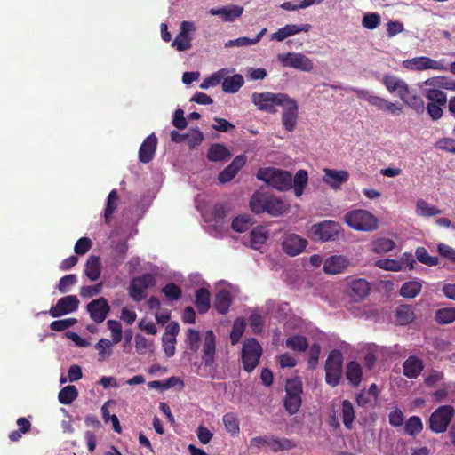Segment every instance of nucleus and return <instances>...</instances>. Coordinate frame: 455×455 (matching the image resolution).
I'll return each instance as SVG.
<instances>
[{
  "label": "nucleus",
  "mask_w": 455,
  "mask_h": 455,
  "mask_svg": "<svg viewBox=\"0 0 455 455\" xmlns=\"http://www.w3.org/2000/svg\"><path fill=\"white\" fill-rule=\"evenodd\" d=\"M423 429V424L419 417L411 416L405 422L404 431L407 435L415 436Z\"/></svg>",
  "instance_id": "nucleus-51"
},
{
  "label": "nucleus",
  "mask_w": 455,
  "mask_h": 455,
  "mask_svg": "<svg viewBox=\"0 0 455 455\" xmlns=\"http://www.w3.org/2000/svg\"><path fill=\"white\" fill-rule=\"evenodd\" d=\"M222 421L228 433L231 435H237L240 433L239 420L233 412L223 415Z\"/></svg>",
  "instance_id": "nucleus-45"
},
{
  "label": "nucleus",
  "mask_w": 455,
  "mask_h": 455,
  "mask_svg": "<svg viewBox=\"0 0 455 455\" xmlns=\"http://www.w3.org/2000/svg\"><path fill=\"white\" fill-rule=\"evenodd\" d=\"M266 32H267V28H262L260 30V32L258 33L254 38L242 36V37L236 38L235 40H229L225 44V47H234V46L241 47V46H248V45L256 44L257 43H259L261 40L262 36L265 35Z\"/></svg>",
  "instance_id": "nucleus-40"
},
{
  "label": "nucleus",
  "mask_w": 455,
  "mask_h": 455,
  "mask_svg": "<svg viewBox=\"0 0 455 455\" xmlns=\"http://www.w3.org/2000/svg\"><path fill=\"white\" fill-rule=\"evenodd\" d=\"M231 304L232 297L229 291L221 289L216 293L213 305L218 313L221 315L227 314Z\"/></svg>",
  "instance_id": "nucleus-28"
},
{
  "label": "nucleus",
  "mask_w": 455,
  "mask_h": 455,
  "mask_svg": "<svg viewBox=\"0 0 455 455\" xmlns=\"http://www.w3.org/2000/svg\"><path fill=\"white\" fill-rule=\"evenodd\" d=\"M324 176L323 180L331 188L338 189L340 186L347 182L349 179V172L346 170L323 169Z\"/></svg>",
  "instance_id": "nucleus-21"
},
{
  "label": "nucleus",
  "mask_w": 455,
  "mask_h": 455,
  "mask_svg": "<svg viewBox=\"0 0 455 455\" xmlns=\"http://www.w3.org/2000/svg\"><path fill=\"white\" fill-rule=\"evenodd\" d=\"M348 259L341 255H332L327 258L323 263V271L329 275L343 273L348 267Z\"/></svg>",
  "instance_id": "nucleus-25"
},
{
  "label": "nucleus",
  "mask_w": 455,
  "mask_h": 455,
  "mask_svg": "<svg viewBox=\"0 0 455 455\" xmlns=\"http://www.w3.org/2000/svg\"><path fill=\"white\" fill-rule=\"evenodd\" d=\"M269 237V231L263 226L253 228L250 233V246L253 250H259Z\"/></svg>",
  "instance_id": "nucleus-29"
},
{
  "label": "nucleus",
  "mask_w": 455,
  "mask_h": 455,
  "mask_svg": "<svg viewBox=\"0 0 455 455\" xmlns=\"http://www.w3.org/2000/svg\"><path fill=\"white\" fill-rule=\"evenodd\" d=\"M118 194L116 189L110 191L108 196L106 207L104 210V219L106 223H109L112 220L113 213L117 207Z\"/></svg>",
  "instance_id": "nucleus-44"
},
{
  "label": "nucleus",
  "mask_w": 455,
  "mask_h": 455,
  "mask_svg": "<svg viewBox=\"0 0 455 455\" xmlns=\"http://www.w3.org/2000/svg\"><path fill=\"white\" fill-rule=\"evenodd\" d=\"M376 266L387 271H401L403 269L401 262L395 259H383L376 261Z\"/></svg>",
  "instance_id": "nucleus-61"
},
{
  "label": "nucleus",
  "mask_w": 455,
  "mask_h": 455,
  "mask_svg": "<svg viewBox=\"0 0 455 455\" xmlns=\"http://www.w3.org/2000/svg\"><path fill=\"white\" fill-rule=\"evenodd\" d=\"M307 180L308 176L307 171L301 169L296 172L292 180V187L294 189V194L297 197H299L303 194L304 188L307 183Z\"/></svg>",
  "instance_id": "nucleus-46"
},
{
  "label": "nucleus",
  "mask_w": 455,
  "mask_h": 455,
  "mask_svg": "<svg viewBox=\"0 0 455 455\" xmlns=\"http://www.w3.org/2000/svg\"><path fill=\"white\" fill-rule=\"evenodd\" d=\"M370 283L362 278L352 280L349 283L347 294L355 302L362 301L370 294Z\"/></svg>",
  "instance_id": "nucleus-20"
},
{
  "label": "nucleus",
  "mask_w": 455,
  "mask_h": 455,
  "mask_svg": "<svg viewBox=\"0 0 455 455\" xmlns=\"http://www.w3.org/2000/svg\"><path fill=\"white\" fill-rule=\"evenodd\" d=\"M342 421L347 430H352L355 418V409L349 400H343L341 405Z\"/></svg>",
  "instance_id": "nucleus-36"
},
{
  "label": "nucleus",
  "mask_w": 455,
  "mask_h": 455,
  "mask_svg": "<svg viewBox=\"0 0 455 455\" xmlns=\"http://www.w3.org/2000/svg\"><path fill=\"white\" fill-rule=\"evenodd\" d=\"M284 389L283 407L288 414L291 416L296 414L302 405V382L299 378L288 379Z\"/></svg>",
  "instance_id": "nucleus-4"
},
{
  "label": "nucleus",
  "mask_w": 455,
  "mask_h": 455,
  "mask_svg": "<svg viewBox=\"0 0 455 455\" xmlns=\"http://www.w3.org/2000/svg\"><path fill=\"white\" fill-rule=\"evenodd\" d=\"M435 320L439 324H448L455 321V308L444 307L436 310Z\"/></svg>",
  "instance_id": "nucleus-49"
},
{
  "label": "nucleus",
  "mask_w": 455,
  "mask_h": 455,
  "mask_svg": "<svg viewBox=\"0 0 455 455\" xmlns=\"http://www.w3.org/2000/svg\"><path fill=\"white\" fill-rule=\"evenodd\" d=\"M307 245V241L297 234H287L282 241V249L289 256L301 253Z\"/></svg>",
  "instance_id": "nucleus-18"
},
{
  "label": "nucleus",
  "mask_w": 455,
  "mask_h": 455,
  "mask_svg": "<svg viewBox=\"0 0 455 455\" xmlns=\"http://www.w3.org/2000/svg\"><path fill=\"white\" fill-rule=\"evenodd\" d=\"M186 140L190 148H195L204 140V134L197 127L192 128L186 133Z\"/></svg>",
  "instance_id": "nucleus-56"
},
{
  "label": "nucleus",
  "mask_w": 455,
  "mask_h": 455,
  "mask_svg": "<svg viewBox=\"0 0 455 455\" xmlns=\"http://www.w3.org/2000/svg\"><path fill=\"white\" fill-rule=\"evenodd\" d=\"M262 355V347L254 339H247L243 341L242 349L243 368L247 372H251L259 364Z\"/></svg>",
  "instance_id": "nucleus-7"
},
{
  "label": "nucleus",
  "mask_w": 455,
  "mask_h": 455,
  "mask_svg": "<svg viewBox=\"0 0 455 455\" xmlns=\"http://www.w3.org/2000/svg\"><path fill=\"white\" fill-rule=\"evenodd\" d=\"M86 308L90 317L97 323H102L110 311V307L103 297L92 300Z\"/></svg>",
  "instance_id": "nucleus-19"
},
{
  "label": "nucleus",
  "mask_w": 455,
  "mask_h": 455,
  "mask_svg": "<svg viewBox=\"0 0 455 455\" xmlns=\"http://www.w3.org/2000/svg\"><path fill=\"white\" fill-rule=\"evenodd\" d=\"M246 156L239 155L234 158L230 164H228L222 172H220L218 180L220 183L230 181L237 174L238 171L245 164Z\"/></svg>",
  "instance_id": "nucleus-24"
},
{
  "label": "nucleus",
  "mask_w": 455,
  "mask_h": 455,
  "mask_svg": "<svg viewBox=\"0 0 455 455\" xmlns=\"http://www.w3.org/2000/svg\"><path fill=\"white\" fill-rule=\"evenodd\" d=\"M425 97L427 100L426 110L432 120H439L443 114V108L447 104V95L438 88H428L425 90Z\"/></svg>",
  "instance_id": "nucleus-5"
},
{
  "label": "nucleus",
  "mask_w": 455,
  "mask_h": 455,
  "mask_svg": "<svg viewBox=\"0 0 455 455\" xmlns=\"http://www.w3.org/2000/svg\"><path fill=\"white\" fill-rule=\"evenodd\" d=\"M371 251L377 254L387 253L395 247V243L389 238L379 237L371 243Z\"/></svg>",
  "instance_id": "nucleus-38"
},
{
  "label": "nucleus",
  "mask_w": 455,
  "mask_h": 455,
  "mask_svg": "<svg viewBox=\"0 0 455 455\" xmlns=\"http://www.w3.org/2000/svg\"><path fill=\"white\" fill-rule=\"evenodd\" d=\"M155 277L150 274L133 277L129 287V295L133 301L140 302L146 296V290L155 284Z\"/></svg>",
  "instance_id": "nucleus-13"
},
{
  "label": "nucleus",
  "mask_w": 455,
  "mask_h": 455,
  "mask_svg": "<svg viewBox=\"0 0 455 455\" xmlns=\"http://www.w3.org/2000/svg\"><path fill=\"white\" fill-rule=\"evenodd\" d=\"M311 29L310 24H287L280 28L276 32L271 35V40L282 42L289 36L299 34L300 32H308Z\"/></svg>",
  "instance_id": "nucleus-22"
},
{
  "label": "nucleus",
  "mask_w": 455,
  "mask_h": 455,
  "mask_svg": "<svg viewBox=\"0 0 455 455\" xmlns=\"http://www.w3.org/2000/svg\"><path fill=\"white\" fill-rule=\"evenodd\" d=\"M395 318L400 325H407L415 318L413 308L409 305H401L395 311Z\"/></svg>",
  "instance_id": "nucleus-39"
},
{
  "label": "nucleus",
  "mask_w": 455,
  "mask_h": 455,
  "mask_svg": "<svg viewBox=\"0 0 455 455\" xmlns=\"http://www.w3.org/2000/svg\"><path fill=\"white\" fill-rule=\"evenodd\" d=\"M363 369L355 361H350L347 364L346 378L353 387H358L362 381Z\"/></svg>",
  "instance_id": "nucleus-33"
},
{
  "label": "nucleus",
  "mask_w": 455,
  "mask_h": 455,
  "mask_svg": "<svg viewBox=\"0 0 455 455\" xmlns=\"http://www.w3.org/2000/svg\"><path fill=\"white\" fill-rule=\"evenodd\" d=\"M421 289V283L418 281H409L402 285L400 294L403 298L413 299L419 294Z\"/></svg>",
  "instance_id": "nucleus-42"
},
{
  "label": "nucleus",
  "mask_w": 455,
  "mask_h": 455,
  "mask_svg": "<svg viewBox=\"0 0 455 455\" xmlns=\"http://www.w3.org/2000/svg\"><path fill=\"white\" fill-rule=\"evenodd\" d=\"M110 403V401H108L105 403L101 407V413L102 418L105 423H108V421H111L113 425L114 431L116 433H121L122 428L120 426L119 419L116 414H110L109 411L108 410V404Z\"/></svg>",
  "instance_id": "nucleus-57"
},
{
  "label": "nucleus",
  "mask_w": 455,
  "mask_h": 455,
  "mask_svg": "<svg viewBox=\"0 0 455 455\" xmlns=\"http://www.w3.org/2000/svg\"><path fill=\"white\" fill-rule=\"evenodd\" d=\"M101 273V264L99 256L91 255L85 264L84 275L91 280L96 281Z\"/></svg>",
  "instance_id": "nucleus-32"
},
{
  "label": "nucleus",
  "mask_w": 455,
  "mask_h": 455,
  "mask_svg": "<svg viewBox=\"0 0 455 455\" xmlns=\"http://www.w3.org/2000/svg\"><path fill=\"white\" fill-rule=\"evenodd\" d=\"M201 335L198 331L194 329H188L186 333V344L187 347L196 353L200 347Z\"/></svg>",
  "instance_id": "nucleus-53"
},
{
  "label": "nucleus",
  "mask_w": 455,
  "mask_h": 455,
  "mask_svg": "<svg viewBox=\"0 0 455 455\" xmlns=\"http://www.w3.org/2000/svg\"><path fill=\"white\" fill-rule=\"evenodd\" d=\"M286 347L298 352H305L308 347V341L305 336L293 335L285 341Z\"/></svg>",
  "instance_id": "nucleus-43"
},
{
  "label": "nucleus",
  "mask_w": 455,
  "mask_h": 455,
  "mask_svg": "<svg viewBox=\"0 0 455 455\" xmlns=\"http://www.w3.org/2000/svg\"><path fill=\"white\" fill-rule=\"evenodd\" d=\"M321 353V347L318 343H314L310 348L308 353V360L307 364L310 370H315L317 367L319 356Z\"/></svg>",
  "instance_id": "nucleus-60"
},
{
  "label": "nucleus",
  "mask_w": 455,
  "mask_h": 455,
  "mask_svg": "<svg viewBox=\"0 0 455 455\" xmlns=\"http://www.w3.org/2000/svg\"><path fill=\"white\" fill-rule=\"evenodd\" d=\"M277 60L284 68H291L303 72H310L314 68L312 60L301 52L280 53L277 55Z\"/></svg>",
  "instance_id": "nucleus-10"
},
{
  "label": "nucleus",
  "mask_w": 455,
  "mask_h": 455,
  "mask_svg": "<svg viewBox=\"0 0 455 455\" xmlns=\"http://www.w3.org/2000/svg\"><path fill=\"white\" fill-rule=\"evenodd\" d=\"M162 293L168 301H175L181 298L182 290L174 283H168L162 288Z\"/></svg>",
  "instance_id": "nucleus-52"
},
{
  "label": "nucleus",
  "mask_w": 455,
  "mask_h": 455,
  "mask_svg": "<svg viewBox=\"0 0 455 455\" xmlns=\"http://www.w3.org/2000/svg\"><path fill=\"white\" fill-rule=\"evenodd\" d=\"M280 106H283L284 109L282 114V123L285 130L292 132L298 122L299 106L297 101L287 95V100Z\"/></svg>",
  "instance_id": "nucleus-15"
},
{
  "label": "nucleus",
  "mask_w": 455,
  "mask_h": 455,
  "mask_svg": "<svg viewBox=\"0 0 455 455\" xmlns=\"http://www.w3.org/2000/svg\"><path fill=\"white\" fill-rule=\"evenodd\" d=\"M201 358L205 367H212L215 363L216 337L212 330L204 333Z\"/></svg>",
  "instance_id": "nucleus-17"
},
{
  "label": "nucleus",
  "mask_w": 455,
  "mask_h": 455,
  "mask_svg": "<svg viewBox=\"0 0 455 455\" xmlns=\"http://www.w3.org/2000/svg\"><path fill=\"white\" fill-rule=\"evenodd\" d=\"M382 83L390 92H397L399 97L407 92L408 84L394 76L386 75L382 79Z\"/></svg>",
  "instance_id": "nucleus-35"
},
{
  "label": "nucleus",
  "mask_w": 455,
  "mask_h": 455,
  "mask_svg": "<svg viewBox=\"0 0 455 455\" xmlns=\"http://www.w3.org/2000/svg\"><path fill=\"white\" fill-rule=\"evenodd\" d=\"M341 229V226L333 220H323L322 222L314 224L310 232L314 239H318L323 242L335 240Z\"/></svg>",
  "instance_id": "nucleus-11"
},
{
  "label": "nucleus",
  "mask_w": 455,
  "mask_h": 455,
  "mask_svg": "<svg viewBox=\"0 0 455 455\" xmlns=\"http://www.w3.org/2000/svg\"><path fill=\"white\" fill-rule=\"evenodd\" d=\"M77 282V276L75 274L67 275L60 278L58 289L60 292L65 293L67 292L69 288L73 285H75Z\"/></svg>",
  "instance_id": "nucleus-63"
},
{
  "label": "nucleus",
  "mask_w": 455,
  "mask_h": 455,
  "mask_svg": "<svg viewBox=\"0 0 455 455\" xmlns=\"http://www.w3.org/2000/svg\"><path fill=\"white\" fill-rule=\"evenodd\" d=\"M171 45L180 52L187 51L192 47L191 37L188 35H181L179 33Z\"/></svg>",
  "instance_id": "nucleus-58"
},
{
  "label": "nucleus",
  "mask_w": 455,
  "mask_h": 455,
  "mask_svg": "<svg viewBox=\"0 0 455 455\" xmlns=\"http://www.w3.org/2000/svg\"><path fill=\"white\" fill-rule=\"evenodd\" d=\"M296 444L292 443L288 438H277L271 437L269 438L268 447L274 452H278L281 451H288L294 448Z\"/></svg>",
  "instance_id": "nucleus-47"
},
{
  "label": "nucleus",
  "mask_w": 455,
  "mask_h": 455,
  "mask_svg": "<svg viewBox=\"0 0 455 455\" xmlns=\"http://www.w3.org/2000/svg\"><path fill=\"white\" fill-rule=\"evenodd\" d=\"M403 374L409 379H416L420 375L424 369L423 361L415 356H409L403 364Z\"/></svg>",
  "instance_id": "nucleus-27"
},
{
  "label": "nucleus",
  "mask_w": 455,
  "mask_h": 455,
  "mask_svg": "<svg viewBox=\"0 0 455 455\" xmlns=\"http://www.w3.org/2000/svg\"><path fill=\"white\" fill-rule=\"evenodd\" d=\"M455 415V410L451 405L438 407L430 416L429 429L435 434L444 433Z\"/></svg>",
  "instance_id": "nucleus-8"
},
{
  "label": "nucleus",
  "mask_w": 455,
  "mask_h": 455,
  "mask_svg": "<svg viewBox=\"0 0 455 455\" xmlns=\"http://www.w3.org/2000/svg\"><path fill=\"white\" fill-rule=\"evenodd\" d=\"M400 99L410 108L417 111L418 113H422L426 109L424 100L422 98L415 93L414 91H411L409 87H407V92L401 94Z\"/></svg>",
  "instance_id": "nucleus-31"
},
{
  "label": "nucleus",
  "mask_w": 455,
  "mask_h": 455,
  "mask_svg": "<svg viewBox=\"0 0 455 455\" xmlns=\"http://www.w3.org/2000/svg\"><path fill=\"white\" fill-rule=\"evenodd\" d=\"M250 207L254 213L267 212L272 216L283 215L288 209L282 199L262 192H257L252 196Z\"/></svg>",
  "instance_id": "nucleus-1"
},
{
  "label": "nucleus",
  "mask_w": 455,
  "mask_h": 455,
  "mask_svg": "<svg viewBox=\"0 0 455 455\" xmlns=\"http://www.w3.org/2000/svg\"><path fill=\"white\" fill-rule=\"evenodd\" d=\"M78 396V391L73 385H68L63 387L58 395V399L62 404H70Z\"/></svg>",
  "instance_id": "nucleus-48"
},
{
  "label": "nucleus",
  "mask_w": 455,
  "mask_h": 455,
  "mask_svg": "<svg viewBox=\"0 0 455 455\" xmlns=\"http://www.w3.org/2000/svg\"><path fill=\"white\" fill-rule=\"evenodd\" d=\"M287 100V94L285 93H273L270 92H253L251 95L252 103L258 107L259 109L269 113L276 111L275 106H280Z\"/></svg>",
  "instance_id": "nucleus-9"
},
{
  "label": "nucleus",
  "mask_w": 455,
  "mask_h": 455,
  "mask_svg": "<svg viewBox=\"0 0 455 455\" xmlns=\"http://www.w3.org/2000/svg\"><path fill=\"white\" fill-rule=\"evenodd\" d=\"M79 303V299L76 295L62 297L57 301L55 306L50 308L49 314L54 318L68 315L77 310Z\"/></svg>",
  "instance_id": "nucleus-16"
},
{
  "label": "nucleus",
  "mask_w": 455,
  "mask_h": 455,
  "mask_svg": "<svg viewBox=\"0 0 455 455\" xmlns=\"http://www.w3.org/2000/svg\"><path fill=\"white\" fill-rule=\"evenodd\" d=\"M257 177L280 191H286L292 188V176L287 171L276 168L260 169Z\"/></svg>",
  "instance_id": "nucleus-3"
},
{
  "label": "nucleus",
  "mask_w": 455,
  "mask_h": 455,
  "mask_svg": "<svg viewBox=\"0 0 455 455\" xmlns=\"http://www.w3.org/2000/svg\"><path fill=\"white\" fill-rule=\"evenodd\" d=\"M229 150L222 144H212L207 152V158L211 162H222L230 158Z\"/></svg>",
  "instance_id": "nucleus-34"
},
{
  "label": "nucleus",
  "mask_w": 455,
  "mask_h": 455,
  "mask_svg": "<svg viewBox=\"0 0 455 455\" xmlns=\"http://www.w3.org/2000/svg\"><path fill=\"white\" fill-rule=\"evenodd\" d=\"M252 224L253 222L249 216L240 215L233 220L231 228L236 232L243 233L246 231Z\"/></svg>",
  "instance_id": "nucleus-54"
},
{
  "label": "nucleus",
  "mask_w": 455,
  "mask_h": 455,
  "mask_svg": "<svg viewBox=\"0 0 455 455\" xmlns=\"http://www.w3.org/2000/svg\"><path fill=\"white\" fill-rule=\"evenodd\" d=\"M356 95L365 100L370 105L377 108L379 110L387 111L391 114L402 112L403 106L399 103L390 102L379 96L372 95L368 91L363 89H353Z\"/></svg>",
  "instance_id": "nucleus-12"
},
{
  "label": "nucleus",
  "mask_w": 455,
  "mask_h": 455,
  "mask_svg": "<svg viewBox=\"0 0 455 455\" xmlns=\"http://www.w3.org/2000/svg\"><path fill=\"white\" fill-rule=\"evenodd\" d=\"M415 255H416L417 259L419 262H421L427 266L434 267V266L438 265V263H439L438 258L430 256L428 254L427 250L424 247H418L416 249Z\"/></svg>",
  "instance_id": "nucleus-55"
},
{
  "label": "nucleus",
  "mask_w": 455,
  "mask_h": 455,
  "mask_svg": "<svg viewBox=\"0 0 455 455\" xmlns=\"http://www.w3.org/2000/svg\"><path fill=\"white\" fill-rule=\"evenodd\" d=\"M243 12V7L236 4H233L230 7L222 8H212L209 13L216 15L221 18L225 22H232L235 19L239 18Z\"/></svg>",
  "instance_id": "nucleus-26"
},
{
  "label": "nucleus",
  "mask_w": 455,
  "mask_h": 455,
  "mask_svg": "<svg viewBox=\"0 0 455 455\" xmlns=\"http://www.w3.org/2000/svg\"><path fill=\"white\" fill-rule=\"evenodd\" d=\"M107 324H108V329L111 331L113 343L114 344L119 343L122 339V333H123L121 323L116 320H108Z\"/></svg>",
  "instance_id": "nucleus-62"
},
{
  "label": "nucleus",
  "mask_w": 455,
  "mask_h": 455,
  "mask_svg": "<svg viewBox=\"0 0 455 455\" xmlns=\"http://www.w3.org/2000/svg\"><path fill=\"white\" fill-rule=\"evenodd\" d=\"M157 147V138L154 133L148 135L142 142L139 149V159L141 163H149L155 156Z\"/></svg>",
  "instance_id": "nucleus-23"
},
{
  "label": "nucleus",
  "mask_w": 455,
  "mask_h": 455,
  "mask_svg": "<svg viewBox=\"0 0 455 455\" xmlns=\"http://www.w3.org/2000/svg\"><path fill=\"white\" fill-rule=\"evenodd\" d=\"M416 213L422 217H433L441 214L442 211L427 201L419 199L416 204Z\"/></svg>",
  "instance_id": "nucleus-41"
},
{
  "label": "nucleus",
  "mask_w": 455,
  "mask_h": 455,
  "mask_svg": "<svg viewBox=\"0 0 455 455\" xmlns=\"http://www.w3.org/2000/svg\"><path fill=\"white\" fill-rule=\"evenodd\" d=\"M363 26L367 29H374L380 24V16L378 13H366L363 17Z\"/></svg>",
  "instance_id": "nucleus-64"
},
{
  "label": "nucleus",
  "mask_w": 455,
  "mask_h": 455,
  "mask_svg": "<svg viewBox=\"0 0 455 455\" xmlns=\"http://www.w3.org/2000/svg\"><path fill=\"white\" fill-rule=\"evenodd\" d=\"M343 355L337 349L331 350L325 362V381L328 385L334 387L340 382L342 376Z\"/></svg>",
  "instance_id": "nucleus-6"
},
{
  "label": "nucleus",
  "mask_w": 455,
  "mask_h": 455,
  "mask_svg": "<svg viewBox=\"0 0 455 455\" xmlns=\"http://www.w3.org/2000/svg\"><path fill=\"white\" fill-rule=\"evenodd\" d=\"M77 323L76 318L55 320L50 323V329L53 331H63Z\"/></svg>",
  "instance_id": "nucleus-59"
},
{
  "label": "nucleus",
  "mask_w": 455,
  "mask_h": 455,
  "mask_svg": "<svg viewBox=\"0 0 455 455\" xmlns=\"http://www.w3.org/2000/svg\"><path fill=\"white\" fill-rule=\"evenodd\" d=\"M345 223L354 230L371 232L379 228V220L369 211L355 209L347 212L344 216Z\"/></svg>",
  "instance_id": "nucleus-2"
},
{
  "label": "nucleus",
  "mask_w": 455,
  "mask_h": 455,
  "mask_svg": "<svg viewBox=\"0 0 455 455\" xmlns=\"http://www.w3.org/2000/svg\"><path fill=\"white\" fill-rule=\"evenodd\" d=\"M244 80L242 75L236 74L224 78L222 81V90L228 93H235L243 85Z\"/></svg>",
  "instance_id": "nucleus-37"
},
{
  "label": "nucleus",
  "mask_w": 455,
  "mask_h": 455,
  "mask_svg": "<svg viewBox=\"0 0 455 455\" xmlns=\"http://www.w3.org/2000/svg\"><path fill=\"white\" fill-rule=\"evenodd\" d=\"M427 85H433L438 89H445L455 92V81L445 76L430 78L426 81Z\"/></svg>",
  "instance_id": "nucleus-50"
},
{
  "label": "nucleus",
  "mask_w": 455,
  "mask_h": 455,
  "mask_svg": "<svg viewBox=\"0 0 455 455\" xmlns=\"http://www.w3.org/2000/svg\"><path fill=\"white\" fill-rule=\"evenodd\" d=\"M403 66L407 69L414 71H423L426 69L447 70V68L443 64V60H435L426 56L405 60L403 61Z\"/></svg>",
  "instance_id": "nucleus-14"
},
{
  "label": "nucleus",
  "mask_w": 455,
  "mask_h": 455,
  "mask_svg": "<svg viewBox=\"0 0 455 455\" xmlns=\"http://www.w3.org/2000/svg\"><path fill=\"white\" fill-rule=\"evenodd\" d=\"M194 304L199 314H205L211 307V293L206 288H199L195 293Z\"/></svg>",
  "instance_id": "nucleus-30"
}]
</instances>
